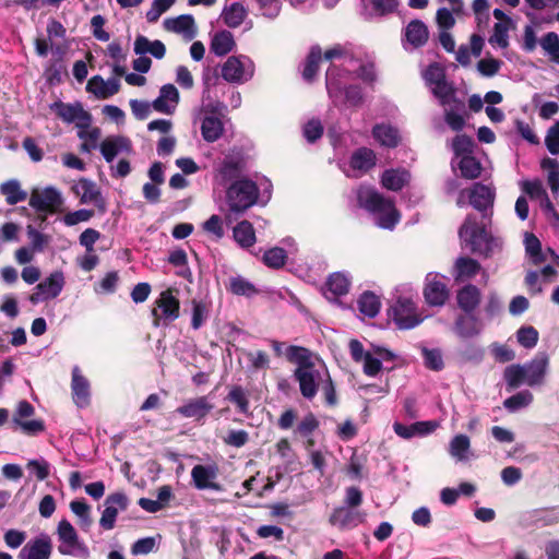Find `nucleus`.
I'll return each mask as SVG.
<instances>
[{"label":"nucleus","mask_w":559,"mask_h":559,"mask_svg":"<svg viewBox=\"0 0 559 559\" xmlns=\"http://www.w3.org/2000/svg\"><path fill=\"white\" fill-rule=\"evenodd\" d=\"M72 192L80 198L82 204L93 203L100 212L106 211V202L94 181L81 178L72 186Z\"/></svg>","instance_id":"obj_15"},{"label":"nucleus","mask_w":559,"mask_h":559,"mask_svg":"<svg viewBox=\"0 0 559 559\" xmlns=\"http://www.w3.org/2000/svg\"><path fill=\"white\" fill-rule=\"evenodd\" d=\"M545 145L551 155L559 154V120L547 130Z\"/></svg>","instance_id":"obj_63"},{"label":"nucleus","mask_w":559,"mask_h":559,"mask_svg":"<svg viewBox=\"0 0 559 559\" xmlns=\"http://www.w3.org/2000/svg\"><path fill=\"white\" fill-rule=\"evenodd\" d=\"M409 173L405 169H388L382 174V186L391 191L401 190L409 180Z\"/></svg>","instance_id":"obj_37"},{"label":"nucleus","mask_w":559,"mask_h":559,"mask_svg":"<svg viewBox=\"0 0 559 559\" xmlns=\"http://www.w3.org/2000/svg\"><path fill=\"white\" fill-rule=\"evenodd\" d=\"M543 50L552 62L559 64V36L555 32L547 33L539 41Z\"/></svg>","instance_id":"obj_54"},{"label":"nucleus","mask_w":559,"mask_h":559,"mask_svg":"<svg viewBox=\"0 0 559 559\" xmlns=\"http://www.w3.org/2000/svg\"><path fill=\"white\" fill-rule=\"evenodd\" d=\"M227 400L236 404L239 413L247 415L249 413V400L247 392L240 385H235L230 389Z\"/></svg>","instance_id":"obj_56"},{"label":"nucleus","mask_w":559,"mask_h":559,"mask_svg":"<svg viewBox=\"0 0 559 559\" xmlns=\"http://www.w3.org/2000/svg\"><path fill=\"white\" fill-rule=\"evenodd\" d=\"M175 1L176 0H154L151 9L146 12L147 22H157L160 15L166 12Z\"/></svg>","instance_id":"obj_62"},{"label":"nucleus","mask_w":559,"mask_h":559,"mask_svg":"<svg viewBox=\"0 0 559 559\" xmlns=\"http://www.w3.org/2000/svg\"><path fill=\"white\" fill-rule=\"evenodd\" d=\"M540 166L548 171V182L552 191L557 190V179L559 177V163L550 157L542 160Z\"/></svg>","instance_id":"obj_64"},{"label":"nucleus","mask_w":559,"mask_h":559,"mask_svg":"<svg viewBox=\"0 0 559 559\" xmlns=\"http://www.w3.org/2000/svg\"><path fill=\"white\" fill-rule=\"evenodd\" d=\"M223 131L224 124L218 117L207 115L202 119L201 134L206 142L217 141L222 136Z\"/></svg>","instance_id":"obj_38"},{"label":"nucleus","mask_w":559,"mask_h":559,"mask_svg":"<svg viewBox=\"0 0 559 559\" xmlns=\"http://www.w3.org/2000/svg\"><path fill=\"white\" fill-rule=\"evenodd\" d=\"M263 262L269 267L280 269L286 262V252L280 247L271 248L264 253Z\"/></svg>","instance_id":"obj_60"},{"label":"nucleus","mask_w":559,"mask_h":559,"mask_svg":"<svg viewBox=\"0 0 559 559\" xmlns=\"http://www.w3.org/2000/svg\"><path fill=\"white\" fill-rule=\"evenodd\" d=\"M70 509L78 516L80 527L88 531L93 523L91 507L84 500H73L70 502Z\"/></svg>","instance_id":"obj_50"},{"label":"nucleus","mask_w":559,"mask_h":559,"mask_svg":"<svg viewBox=\"0 0 559 559\" xmlns=\"http://www.w3.org/2000/svg\"><path fill=\"white\" fill-rule=\"evenodd\" d=\"M516 338L521 346L531 349L538 342V331L534 326H522L516 332Z\"/></svg>","instance_id":"obj_58"},{"label":"nucleus","mask_w":559,"mask_h":559,"mask_svg":"<svg viewBox=\"0 0 559 559\" xmlns=\"http://www.w3.org/2000/svg\"><path fill=\"white\" fill-rule=\"evenodd\" d=\"M134 52L139 56L151 53L156 59H163L166 53V47L158 39L150 40L147 37L139 35L134 40Z\"/></svg>","instance_id":"obj_32"},{"label":"nucleus","mask_w":559,"mask_h":559,"mask_svg":"<svg viewBox=\"0 0 559 559\" xmlns=\"http://www.w3.org/2000/svg\"><path fill=\"white\" fill-rule=\"evenodd\" d=\"M233 235L235 241L241 248L252 247L255 242V233L253 226L248 221H241L238 223L233 229Z\"/></svg>","instance_id":"obj_40"},{"label":"nucleus","mask_w":559,"mask_h":559,"mask_svg":"<svg viewBox=\"0 0 559 559\" xmlns=\"http://www.w3.org/2000/svg\"><path fill=\"white\" fill-rule=\"evenodd\" d=\"M462 177L466 179H476L481 173L480 163L472 155H465L461 157L457 164Z\"/></svg>","instance_id":"obj_53"},{"label":"nucleus","mask_w":559,"mask_h":559,"mask_svg":"<svg viewBox=\"0 0 559 559\" xmlns=\"http://www.w3.org/2000/svg\"><path fill=\"white\" fill-rule=\"evenodd\" d=\"M163 25L166 31L182 35L186 40H192L197 35L195 22L190 14L166 19Z\"/></svg>","instance_id":"obj_24"},{"label":"nucleus","mask_w":559,"mask_h":559,"mask_svg":"<svg viewBox=\"0 0 559 559\" xmlns=\"http://www.w3.org/2000/svg\"><path fill=\"white\" fill-rule=\"evenodd\" d=\"M424 80L441 106L450 104V97L455 94L451 84L445 80L443 68L438 63L430 64L424 72Z\"/></svg>","instance_id":"obj_7"},{"label":"nucleus","mask_w":559,"mask_h":559,"mask_svg":"<svg viewBox=\"0 0 559 559\" xmlns=\"http://www.w3.org/2000/svg\"><path fill=\"white\" fill-rule=\"evenodd\" d=\"M99 150L104 159L107 163H112L119 154H130L132 152V143L127 136L110 135L100 142Z\"/></svg>","instance_id":"obj_20"},{"label":"nucleus","mask_w":559,"mask_h":559,"mask_svg":"<svg viewBox=\"0 0 559 559\" xmlns=\"http://www.w3.org/2000/svg\"><path fill=\"white\" fill-rule=\"evenodd\" d=\"M245 167V159L240 152L227 154L217 168L218 176L223 183L237 180Z\"/></svg>","instance_id":"obj_22"},{"label":"nucleus","mask_w":559,"mask_h":559,"mask_svg":"<svg viewBox=\"0 0 559 559\" xmlns=\"http://www.w3.org/2000/svg\"><path fill=\"white\" fill-rule=\"evenodd\" d=\"M391 311L395 324L403 330L413 329L423 321L411 296H400Z\"/></svg>","instance_id":"obj_9"},{"label":"nucleus","mask_w":559,"mask_h":559,"mask_svg":"<svg viewBox=\"0 0 559 559\" xmlns=\"http://www.w3.org/2000/svg\"><path fill=\"white\" fill-rule=\"evenodd\" d=\"M454 332L461 338H471L480 333V328L474 316H460L455 321Z\"/></svg>","instance_id":"obj_41"},{"label":"nucleus","mask_w":559,"mask_h":559,"mask_svg":"<svg viewBox=\"0 0 559 559\" xmlns=\"http://www.w3.org/2000/svg\"><path fill=\"white\" fill-rule=\"evenodd\" d=\"M86 90L98 99H107L119 92L120 81L117 78L105 81L100 75H94L87 82Z\"/></svg>","instance_id":"obj_27"},{"label":"nucleus","mask_w":559,"mask_h":559,"mask_svg":"<svg viewBox=\"0 0 559 559\" xmlns=\"http://www.w3.org/2000/svg\"><path fill=\"white\" fill-rule=\"evenodd\" d=\"M404 38L412 48L423 47L429 38L427 25L420 20H412L404 29Z\"/></svg>","instance_id":"obj_31"},{"label":"nucleus","mask_w":559,"mask_h":559,"mask_svg":"<svg viewBox=\"0 0 559 559\" xmlns=\"http://www.w3.org/2000/svg\"><path fill=\"white\" fill-rule=\"evenodd\" d=\"M356 197L358 205L373 216L378 227L392 230L400 222L401 215L394 202L373 188L361 186L358 188Z\"/></svg>","instance_id":"obj_3"},{"label":"nucleus","mask_w":559,"mask_h":559,"mask_svg":"<svg viewBox=\"0 0 559 559\" xmlns=\"http://www.w3.org/2000/svg\"><path fill=\"white\" fill-rule=\"evenodd\" d=\"M480 301V290L472 284L464 286L457 293V304L467 313L473 312Z\"/></svg>","instance_id":"obj_34"},{"label":"nucleus","mask_w":559,"mask_h":559,"mask_svg":"<svg viewBox=\"0 0 559 559\" xmlns=\"http://www.w3.org/2000/svg\"><path fill=\"white\" fill-rule=\"evenodd\" d=\"M285 357L287 358L288 361L296 364L297 368L311 366L313 364L311 361L310 352L301 346L288 345L285 348Z\"/></svg>","instance_id":"obj_45"},{"label":"nucleus","mask_w":559,"mask_h":559,"mask_svg":"<svg viewBox=\"0 0 559 559\" xmlns=\"http://www.w3.org/2000/svg\"><path fill=\"white\" fill-rule=\"evenodd\" d=\"M318 427V419L312 413H309L298 423L295 432L304 438H308V445L312 447L313 440L310 437Z\"/></svg>","instance_id":"obj_55"},{"label":"nucleus","mask_w":559,"mask_h":559,"mask_svg":"<svg viewBox=\"0 0 559 559\" xmlns=\"http://www.w3.org/2000/svg\"><path fill=\"white\" fill-rule=\"evenodd\" d=\"M329 521L333 526L340 530H347L361 523L362 518L358 511L342 506L333 510Z\"/></svg>","instance_id":"obj_30"},{"label":"nucleus","mask_w":559,"mask_h":559,"mask_svg":"<svg viewBox=\"0 0 559 559\" xmlns=\"http://www.w3.org/2000/svg\"><path fill=\"white\" fill-rule=\"evenodd\" d=\"M424 296L430 306H442L448 299L447 285L439 280L438 274L429 273L427 275Z\"/></svg>","instance_id":"obj_23"},{"label":"nucleus","mask_w":559,"mask_h":559,"mask_svg":"<svg viewBox=\"0 0 559 559\" xmlns=\"http://www.w3.org/2000/svg\"><path fill=\"white\" fill-rule=\"evenodd\" d=\"M534 396L528 390H523L506 399L503 406L509 412L514 413L531 405Z\"/></svg>","instance_id":"obj_51"},{"label":"nucleus","mask_w":559,"mask_h":559,"mask_svg":"<svg viewBox=\"0 0 559 559\" xmlns=\"http://www.w3.org/2000/svg\"><path fill=\"white\" fill-rule=\"evenodd\" d=\"M227 289L237 296L251 297L258 294L254 285L240 275L231 276Z\"/></svg>","instance_id":"obj_47"},{"label":"nucleus","mask_w":559,"mask_h":559,"mask_svg":"<svg viewBox=\"0 0 559 559\" xmlns=\"http://www.w3.org/2000/svg\"><path fill=\"white\" fill-rule=\"evenodd\" d=\"M50 109L53 110L60 119L67 123L76 122L78 128H88L92 121V116L84 110L81 103L66 104L62 102H55L50 105Z\"/></svg>","instance_id":"obj_11"},{"label":"nucleus","mask_w":559,"mask_h":559,"mask_svg":"<svg viewBox=\"0 0 559 559\" xmlns=\"http://www.w3.org/2000/svg\"><path fill=\"white\" fill-rule=\"evenodd\" d=\"M57 535L60 542L58 551L61 555L88 559V547L79 538L74 526L68 520L63 519L58 523Z\"/></svg>","instance_id":"obj_5"},{"label":"nucleus","mask_w":559,"mask_h":559,"mask_svg":"<svg viewBox=\"0 0 559 559\" xmlns=\"http://www.w3.org/2000/svg\"><path fill=\"white\" fill-rule=\"evenodd\" d=\"M454 271L456 280H469L480 271V264L472 258L460 257L455 261Z\"/></svg>","instance_id":"obj_42"},{"label":"nucleus","mask_w":559,"mask_h":559,"mask_svg":"<svg viewBox=\"0 0 559 559\" xmlns=\"http://www.w3.org/2000/svg\"><path fill=\"white\" fill-rule=\"evenodd\" d=\"M71 390L76 406L80 408L86 407L90 403V382L81 374L78 366L72 369Z\"/></svg>","instance_id":"obj_29"},{"label":"nucleus","mask_w":559,"mask_h":559,"mask_svg":"<svg viewBox=\"0 0 559 559\" xmlns=\"http://www.w3.org/2000/svg\"><path fill=\"white\" fill-rule=\"evenodd\" d=\"M191 478L194 487L199 490H223L222 485L215 481L217 478V467L214 465L198 464L193 466L191 471Z\"/></svg>","instance_id":"obj_17"},{"label":"nucleus","mask_w":559,"mask_h":559,"mask_svg":"<svg viewBox=\"0 0 559 559\" xmlns=\"http://www.w3.org/2000/svg\"><path fill=\"white\" fill-rule=\"evenodd\" d=\"M28 204L37 213L53 214L59 211L63 204L61 192L48 186L43 189L35 188L31 192Z\"/></svg>","instance_id":"obj_8"},{"label":"nucleus","mask_w":559,"mask_h":559,"mask_svg":"<svg viewBox=\"0 0 559 559\" xmlns=\"http://www.w3.org/2000/svg\"><path fill=\"white\" fill-rule=\"evenodd\" d=\"M234 36L228 31H221L216 33L211 41V51L216 56H225L230 52L235 47Z\"/></svg>","instance_id":"obj_39"},{"label":"nucleus","mask_w":559,"mask_h":559,"mask_svg":"<svg viewBox=\"0 0 559 559\" xmlns=\"http://www.w3.org/2000/svg\"><path fill=\"white\" fill-rule=\"evenodd\" d=\"M469 204L481 213V221L478 223L476 216L468 215L459 229L462 245L468 248L472 253L491 257L499 251L502 240L487 231L491 224L492 206L496 192L492 187L476 182L469 190Z\"/></svg>","instance_id":"obj_1"},{"label":"nucleus","mask_w":559,"mask_h":559,"mask_svg":"<svg viewBox=\"0 0 559 559\" xmlns=\"http://www.w3.org/2000/svg\"><path fill=\"white\" fill-rule=\"evenodd\" d=\"M294 378L298 381L300 393L305 399L311 400L316 396L319 384L322 381V374L314 364L296 368Z\"/></svg>","instance_id":"obj_14"},{"label":"nucleus","mask_w":559,"mask_h":559,"mask_svg":"<svg viewBox=\"0 0 559 559\" xmlns=\"http://www.w3.org/2000/svg\"><path fill=\"white\" fill-rule=\"evenodd\" d=\"M459 356L463 361L479 362L484 357V349L474 343H467L459 350Z\"/></svg>","instance_id":"obj_61"},{"label":"nucleus","mask_w":559,"mask_h":559,"mask_svg":"<svg viewBox=\"0 0 559 559\" xmlns=\"http://www.w3.org/2000/svg\"><path fill=\"white\" fill-rule=\"evenodd\" d=\"M26 233L31 242V248L35 252L44 251L46 246H48V243L50 242V236L38 231L32 225L27 226Z\"/></svg>","instance_id":"obj_59"},{"label":"nucleus","mask_w":559,"mask_h":559,"mask_svg":"<svg viewBox=\"0 0 559 559\" xmlns=\"http://www.w3.org/2000/svg\"><path fill=\"white\" fill-rule=\"evenodd\" d=\"M51 551V538L47 534H41L21 549L19 559H49Z\"/></svg>","instance_id":"obj_21"},{"label":"nucleus","mask_w":559,"mask_h":559,"mask_svg":"<svg viewBox=\"0 0 559 559\" xmlns=\"http://www.w3.org/2000/svg\"><path fill=\"white\" fill-rule=\"evenodd\" d=\"M474 146V140L466 134H459L452 141V150L456 157L472 155Z\"/></svg>","instance_id":"obj_57"},{"label":"nucleus","mask_w":559,"mask_h":559,"mask_svg":"<svg viewBox=\"0 0 559 559\" xmlns=\"http://www.w3.org/2000/svg\"><path fill=\"white\" fill-rule=\"evenodd\" d=\"M380 300L371 292H365L358 299L359 311L368 318H374L380 310Z\"/></svg>","instance_id":"obj_46"},{"label":"nucleus","mask_w":559,"mask_h":559,"mask_svg":"<svg viewBox=\"0 0 559 559\" xmlns=\"http://www.w3.org/2000/svg\"><path fill=\"white\" fill-rule=\"evenodd\" d=\"M449 454L457 462H466L473 457L469 438L462 433L454 436L449 443Z\"/></svg>","instance_id":"obj_33"},{"label":"nucleus","mask_w":559,"mask_h":559,"mask_svg":"<svg viewBox=\"0 0 559 559\" xmlns=\"http://www.w3.org/2000/svg\"><path fill=\"white\" fill-rule=\"evenodd\" d=\"M444 107V121L453 131H461L465 126V104L455 94L450 97V104Z\"/></svg>","instance_id":"obj_28"},{"label":"nucleus","mask_w":559,"mask_h":559,"mask_svg":"<svg viewBox=\"0 0 559 559\" xmlns=\"http://www.w3.org/2000/svg\"><path fill=\"white\" fill-rule=\"evenodd\" d=\"M350 280L347 274L335 272L331 274L326 281L328 293L333 296H343L348 293Z\"/></svg>","instance_id":"obj_44"},{"label":"nucleus","mask_w":559,"mask_h":559,"mask_svg":"<svg viewBox=\"0 0 559 559\" xmlns=\"http://www.w3.org/2000/svg\"><path fill=\"white\" fill-rule=\"evenodd\" d=\"M254 63L246 55L230 56L221 67L222 78L231 84H243L254 75Z\"/></svg>","instance_id":"obj_6"},{"label":"nucleus","mask_w":559,"mask_h":559,"mask_svg":"<svg viewBox=\"0 0 559 559\" xmlns=\"http://www.w3.org/2000/svg\"><path fill=\"white\" fill-rule=\"evenodd\" d=\"M179 103V92L174 84H165L159 90V95L153 100L154 110L170 115Z\"/></svg>","instance_id":"obj_26"},{"label":"nucleus","mask_w":559,"mask_h":559,"mask_svg":"<svg viewBox=\"0 0 559 559\" xmlns=\"http://www.w3.org/2000/svg\"><path fill=\"white\" fill-rule=\"evenodd\" d=\"M439 424L435 420L416 421L411 425H403L399 421L393 424L394 432L403 439H412L414 437H424L433 432Z\"/></svg>","instance_id":"obj_25"},{"label":"nucleus","mask_w":559,"mask_h":559,"mask_svg":"<svg viewBox=\"0 0 559 559\" xmlns=\"http://www.w3.org/2000/svg\"><path fill=\"white\" fill-rule=\"evenodd\" d=\"M154 325H167L179 317V300L169 290L160 293L152 310Z\"/></svg>","instance_id":"obj_10"},{"label":"nucleus","mask_w":559,"mask_h":559,"mask_svg":"<svg viewBox=\"0 0 559 559\" xmlns=\"http://www.w3.org/2000/svg\"><path fill=\"white\" fill-rule=\"evenodd\" d=\"M129 504L128 497L123 492H115L105 499V509L102 513L99 525L105 531L115 527L117 515L120 511L127 510Z\"/></svg>","instance_id":"obj_13"},{"label":"nucleus","mask_w":559,"mask_h":559,"mask_svg":"<svg viewBox=\"0 0 559 559\" xmlns=\"http://www.w3.org/2000/svg\"><path fill=\"white\" fill-rule=\"evenodd\" d=\"M259 187L255 181L248 178H240L230 183L226 190V203L228 215L236 217L243 214L248 209L258 203Z\"/></svg>","instance_id":"obj_4"},{"label":"nucleus","mask_w":559,"mask_h":559,"mask_svg":"<svg viewBox=\"0 0 559 559\" xmlns=\"http://www.w3.org/2000/svg\"><path fill=\"white\" fill-rule=\"evenodd\" d=\"M322 59V51L319 46H313L306 59L302 76L306 81H312L318 72L319 62Z\"/></svg>","instance_id":"obj_52"},{"label":"nucleus","mask_w":559,"mask_h":559,"mask_svg":"<svg viewBox=\"0 0 559 559\" xmlns=\"http://www.w3.org/2000/svg\"><path fill=\"white\" fill-rule=\"evenodd\" d=\"M64 286V276L60 271L52 272L43 282L37 284L35 292L29 296V301L37 305L40 301L53 299L60 295Z\"/></svg>","instance_id":"obj_12"},{"label":"nucleus","mask_w":559,"mask_h":559,"mask_svg":"<svg viewBox=\"0 0 559 559\" xmlns=\"http://www.w3.org/2000/svg\"><path fill=\"white\" fill-rule=\"evenodd\" d=\"M0 193L9 205H15L27 199V192L22 189L17 179H10L0 185Z\"/></svg>","instance_id":"obj_36"},{"label":"nucleus","mask_w":559,"mask_h":559,"mask_svg":"<svg viewBox=\"0 0 559 559\" xmlns=\"http://www.w3.org/2000/svg\"><path fill=\"white\" fill-rule=\"evenodd\" d=\"M372 135L383 146L396 147L401 136L399 130L390 124H376L372 129Z\"/></svg>","instance_id":"obj_35"},{"label":"nucleus","mask_w":559,"mask_h":559,"mask_svg":"<svg viewBox=\"0 0 559 559\" xmlns=\"http://www.w3.org/2000/svg\"><path fill=\"white\" fill-rule=\"evenodd\" d=\"M214 405L207 396H199L188 400L185 404L176 408V413L183 418H191L195 421H202L212 412Z\"/></svg>","instance_id":"obj_16"},{"label":"nucleus","mask_w":559,"mask_h":559,"mask_svg":"<svg viewBox=\"0 0 559 559\" xmlns=\"http://www.w3.org/2000/svg\"><path fill=\"white\" fill-rule=\"evenodd\" d=\"M247 16V10L240 2L226 5L222 12V19L228 27H238Z\"/></svg>","instance_id":"obj_43"},{"label":"nucleus","mask_w":559,"mask_h":559,"mask_svg":"<svg viewBox=\"0 0 559 559\" xmlns=\"http://www.w3.org/2000/svg\"><path fill=\"white\" fill-rule=\"evenodd\" d=\"M524 245L526 253L535 265L546 260V255L542 252V243L534 234L525 233Z\"/></svg>","instance_id":"obj_49"},{"label":"nucleus","mask_w":559,"mask_h":559,"mask_svg":"<svg viewBox=\"0 0 559 559\" xmlns=\"http://www.w3.org/2000/svg\"><path fill=\"white\" fill-rule=\"evenodd\" d=\"M521 522L524 527H545L557 524L559 522V507L528 511L523 514Z\"/></svg>","instance_id":"obj_19"},{"label":"nucleus","mask_w":559,"mask_h":559,"mask_svg":"<svg viewBox=\"0 0 559 559\" xmlns=\"http://www.w3.org/2000/svg\"><path fill=\"white\" fill-rule=\"evenodd\" d=\"M549 372V356L538 352L531 360L524 364H512L503 371V379L508 391L515 390L523 384L531 388L543 386Z\"/></svg>","instance_id":"obj_2"},{"label":"nucleus","mask_w":559,"mask_h":559,"mask_svg":"<svg viewBox=\"0 0 559 559\" xmlns=\"http://www.w3.org/2000/svg\"><path fill=\"white\" fill-rule=\"evenodd\" d=\"M376 165V155L372 150L360 147L356 150L349 159V168L344 169L347 177H359Z\"/></svg>","instance_id":"obj_18"},{"label":"nucleus","mask_w":559,"mask_h":559,"mask_svg":"<svg viewBox=\"0 0 559 559\" xmlns=\"http://www.w3.org/2000/svg\"><path fill=\"white\" fill-rule=\"evenodd\" d=\"M100 129L95 127L91 129H80L78 132V136L83 140V143L80 145L81 153H91L93 150L98 147V140L100 138Z\"/></svg>","instance_id":"obj_48"}]
</instances>
